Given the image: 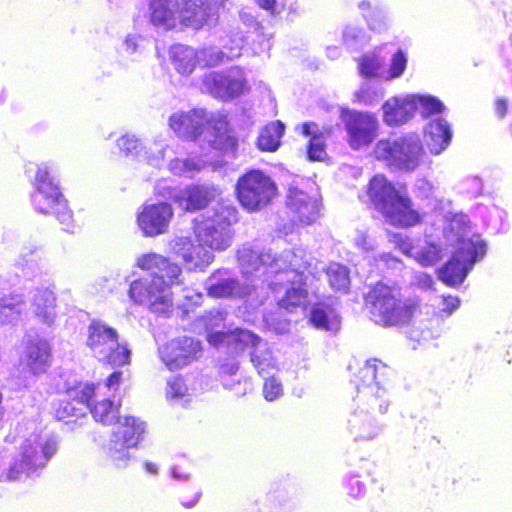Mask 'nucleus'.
Returning a JSON list of instances; mask_svg holds the SVG:
<instances>
[{"instance_id":"36","label":"nucleus","mask_w":512,"mask_h":512,"mask_svg":"<svg viewBox=\"0 0 512 512\" xmlns=\"http://www.w3.org/2000/svg\"><path fill=\"white\" fill-rule=\"evenodd\" d=\"M302 133L311 137L308 146V158L311 161H322L326 157L325 136L320 132L318 125L309 122L302 125Z\"/></svg>"},{"instance_id":"37","label":"nucleus","mask_w":512,"mask_h":512,"mask_svg":"<svg viewBox=\"0 0 512 512\" xmlns=\"http://www.w3.org/2000/svg\"><path fill=\"white\" fill-rule=\"evenodd\" d=\"M382 47L383 55H391L389 68L385 70L383 78L388 81L400 78L404 74L407 67V53L400 48H396L395 45L391 43L383 44Z\"/></svg>"},{"instance_id":"38","label":"nucleus","mask_w":512,"mask_h":512,"mask_svg":"<svg viewBox=\"0 0 512 512\" xmlns=\"http://www.w3.org/2000/svg\"><path fill=\"white\" fill-rule=\"evenodd\" d=\"M16 265L22 270L24 277L34 278L44 268L40 249L38 247L23 248L16 261Z\"/></svg>"},{"instance_id":"57","label":"nucleus","mask_w":512,"mask_h":512,"mask_svg":"<svg viewBox=\"0 0 512 512\" xmlns=\"http://www.w3.org/2000/svg\"><path fill=\"white\" fill-rule=\"evenodd\" d=\"M460 188L463 193L476 197L481 194L483 190V183L479 177L470 176L461 182Z\"/></svg>"},{"instance_id":"20","label":"nucleus","mask_w":512,"mask_h":512,"mask_svg":"<svg viewBox=\"0 0 512 512\" xmlns=\"http://www.w3.org/2000/svg\"><path fill=\"white\" fill-rule=\"evenodd\" d=\"M221 191L214 185H189L174 196L175 203L185 211L204 209Z\"/></svg>"},{"instance_id":"26","label":"nucleus","mask_w":512,"mask_h":512,"mask_svg":"<svg viewBox=\"0 0 512 512\" xmlns=\"http://www.w3.org/2000/svg\"><path fill=\"white\" fill-rule=\"evenodd\" d=\"M377 360H367L365 365L359 370L358 376L366 386L362 392V398L370 394H374L372 410H375L374 404L378 403V410L380 413L387 411L388 405L386 402L381 401L380 398L384 394V390L378 386L377 378Z\"/></svg>"},{"instance_id":"64","label":"nucleus","mask_w":512,"mask_h":512,"mask_svg":"<svg viewBox=\"0 0 512 512\" xmlns=\"http://www.w3.org/2000/svg\"><path fill=\"white\" fill-rule=\"evenodd\" d=\"M130 354H108L107 362L112 368H120L130 364Z\"/></svg>"},{"instance_id":"39","label":"nucleus","mask_w":512,"mask_h":512,"mask_svg":"<svg viewBox=\"0 0 512 512\" xmlns=\"http://www.w3.org/2000/svg\"><path fill=\"white\" fill-rule=\"evenodd\" d=\"M131 448L122 442L121 439L112 437L105 448L107 461L114 468H126L132 460Z\"/></svg>"},{"instance_id":"16","label":"nucleus","mask_w":512,"mask_h":512,"mask_svg":"<svg viewBox=\"0 0 512 512\" xmlns=\"http://www.w3.org/2000/svg\"><path fill=\"white\" fill-rule=\"evenodd\" d=\"M203 87L213 96L220 99H232L248 90L244 72L233 67L225 72H210L203 78Z\"/></svg>"},{"instance_id":"54","label":"nucleus","mask_w":512,"mask_h":512,"mask_svg":"<svg viewBox=\"0 0 512 512\" xmlns=\"http://www.w3.org/2000/svg\"><path fill=\"white\" fill-rule=\"evenodd\" d=\"M191 354H162L161 361L170 371L181 369L187 366L192 358Z\"/></svg>"},{"instance_id":"60","label":"nucleus","mask_w":512,"mask_h":512,"mask_svg":"<svg viewBox=\"0 0 512 512\" xmlns=\"http://www.w3.org/2000/svg\"><path fill=\"white\" fill-rule=\"evenodd\" d=\"M258 5L269 11L271 14H280L284 9L285 0H256Z\"/></svg>"},{"instance_id":"13","label":"nucleus","mask_w":512,"mask_h":512,"mask_svg":"<svg viewBox=\"0 0 512 512\" xmlns=\"http://www.w3.org/2000/svg\"><path fill=\"white\" fill-rule=\"evenodd\" d=\"M237 197L248 211L265 207L276 194V186L270 177L259 170H252L239 178Z\"/></svg>"},{"instance_id":"3","label":"nucleus","mask_w":512,"mask_h":512,"mask_svg":"<svg viewBox=\"0 0 512 512\" xmlns=\"http://www.w3.org/2000/svg\"><path fill=\"white\" fill-rule=\"evenodd\" d=\"M468 218L456 214L444 229L446 240L457 249L453 257L439 270V278L447 285H460L474 263L486 253V244L479 236L468 237Z\"/></svg>"},{"instance_id":"46","label":"nucleus","mask_w":512,"mask_h":512,"mask_svg":"<svg viewBox=\"0 0 512 512\" xmlns=\"http://www.w3.org/2000/svg\"><path fill=\"white\" fill-rule=\"evenodd\" d=\"M19 349L24 352H50L52 347L48 339L41 337L36 331H28L22 338Z\"/></svg>"},{"instance_id":"17","label":"nucleus","mask_w":512,"mask_h":512,"mask_svg":"<svg viewBox=\"0 0 512 512\" xmlns=\"http://www.w3.org/2000/svg\"><path fill=\"white\" fill-rule=\"evenodd\" d=\"M174 211L167 202L145 203L137 213V225L146 237H155L168 231Z\"/></svg>"},{"instance_id":"29","label":"nucleus","mask_w":512,"mask_h":512,"mask_svg":"<svg viewBox=\"0 0 512 512\" xmlns=\"http://www.w3.org/2000/svg\"><path fill=\"white\" fill-rule=\"evenodd\" d=\"M350 431L357 439L369 440L380 432L379 425L363 408H358L349 418Z\"/></svg>"},{"instance_id":"51","label":"nucleus","mask_w":512,"mask_h":512,"mask_svg":"<svg viewBox=\"0 0 512 512\" xmlns=\"http://www.w3.org/2000/svg\"><path fill=\"white\" fill-rule=\"evenodd\" d=\"M171 352H201V343L192 337L181 336L173 339L168 346Z\"/></svg>"},{"instance_id":"52","label":"nucleus","mask_w":512,"mask_h":512,"mask_svg":"<svg viewBox=\"0 0 512 512\" xmlns=\"http://www.w3.org/2000/svg\"><path fill=\"white\" fill-rule=\"evenodd\" d=\"M142 43H143V37L139 34H128L120 48H119V54L120 55H126V56H133L137 53H139L142 49Z\"/></svg>"},{"instance_id":"1","label":"nucleus","mask_w":512,"mask_h":512,"mask_svg":"<svg viewBox=\"0 0 512 512\" xmlns=\"http://www.w3.org/2000/svg\"><path fill=\"white\" fill-rule=\"evenodd\" d=\"M243 276L252 284H241L227 269H219L205 281L207 294L212 298H243L247 309L254 310L267 298L268 290L285 294L278 305L291 310L304 303L307 297L305 270L310 266L303 249L285 250L279 256L259 244H244L237 253Z\"/></svg>"},{"instance_id":"22","label":"nucleus","mask_w":512,"mask_h":512,"mask_svg":"<svg viewBox=\"0 0 512 512\" xmlns=\"http://www.w3.org/2000/svg\"><path fill=\"white\" fill-rule=\"evenodd\" d=\"M30 307L43 323L52 325L56 318V298L50 288H36L30 292Z\"/></svg>"},{"instance_id":"40","label":"nucleus","mask_w":512,"mask_h":512,"mask_svg":"<svg viewBox=\"0 0 512 512\" xmlns=\"http://www.w3.org/2000/svg\"><path fill=\"white\" fill-rule=\"evenodd\" d=\"M284 133V125L281 121H274L266 125L260 132L257 146L262 151H275L280 145V139Z\"/></svg>"},{"instance_id":"63","label":"nucleus","mask_w":512,"mask_h":512,"mask_svg":"<svg viewBox=\"0 0 512 512\" xmlns=\"http://www.w3.org/2000/svg\"><path fill=\"white\" fill-rule=\"evenodd\" d=\"M355 245L365 252L373 248L372 240L363 231H357L354 236Z\"/></svg>"},{"instance_id":"21","label":"nucleus","mask_w":512,"mask_h":512,"mask_svg":"<svg viewBox=\"0 0 512 512\" xmlns=\"http://www.w3.org/2000/svg\"><path fill=\"white\" fill-rule=\"evenodd\" d=\"M392 241L404 254L414 258L422 266H432L442 257V249L432 242L425 241L421 245H414L401 233L393 235Z\"/></svg>"},{"instance_id":"4","label":"nucleus","mask_w":512,"mask_h":512,"mask_svg":"<svg viewBox=\"0 0 512 512\" xmlns=\"http://www.w3.org/2000/svg\"><path fill=\"white\" fill-rule=\"evenodd\" d=\"M169 126L180 138L195 140L206 133L204 140L214 150L231 154L236 150L237 140L229 134L228 122L221 115L209 114L203 109L178 111L169 117Z\"/></svg>"},{"instance_id":"12","label":"nucleus","mask_w":512,"mask_h":512,"mask_svg":"<svg viewBox=\"0 0 512 512\" xmlns=\"http://www.w3.org/2000/svg\"><path fill=\"white\" fill-rule=\"evenodd\" d=\"M226 315L227 313L222 310L213 309L207 311L202 316V321L207 330V340L211 346L216 349L227 347L235 351L258 349L262 340L258 335L249 330L235 329L231 332H213L215 328L221 327L226 319Z\"/></svg>"},{"instance_id":"35","label":"nucleus","mask_w":512,"mask_h":512,"mask_svg":"<svg viewBox=\"0 0 512 512\" xmlns=\"http://www.w3.org/2000/svg\"><path fill=\"white\" fill-rule=\"evenodd\" d=\"M358 7L371 30L382 32L388 28V13L382 6L363 0L359 2Z\"/></svg>"},{"instance_id":"19","label":"nucleus","mask_w":512,"mask_h":512,"mask_svg":"<svg viewBox=\"0 0 512 512\" xmlns=\"http://www.w3.org/2000/svg\"><path fill=\"white\" fill-rule=\"evenodd\" d=\"M87 344L90 349L99 352H130L125 341L117 331L101 321H92L88 328Z\"/></svg>"},{"instance_id":"8","label":"nucleus","mask_w":512,"mask_h":512,"mask_svg":"<svg viewBox=\"0 0 512 512\" xmlns=\"http://www.w3.org/2000/svg\"><path fill=\"white\" fill-rule=\"evenodd\" d=\"M55 165L52 162H43L37 166L33 186L34 193L31 196L33 206L43 214H52L57 217L62 229L73 233L75 224L72 212L67 201L62 195L58 183L51 176Z\"/></svg>"},{"instance_id":"32","label":"nucleus","mask_w":512,"mask_h":512,"mask_svg":"<svg viewBox=\"0 0 512 512\" xmlns=\"http://www.w3.org/2000/svg\"><path fill=\"white\" fill-rule=\"evenodd\" d=\"M209 162L203 158L189 156L187 158L173 157L168 160L167 169L176 176L193 178Z\"/></svg>"},{"instance_id":"6","label":"nucleus","mask_w":512,"mask_h":512,"mask_svg":"<svg viewBox=\"0 0 512 512\" xmlns=\"http://www.w3.org/2000/svg\"><path fill=\"white\" fill-rule=\"evenodd\" d=\"M366 194L389 224L407 228L420 223L421 216L413 208L410 198L398 191L385 176L375 175L368 184Z\"/></svg>"},{"instance_id":"53","label":"nucleus","mask_w":512,"mask_h":512,"mask_svg":"<svg viewBox=\"0 0 512 512\" xmlns=\"http://www.w3.org/2000/svg\"><path fill=\"white\" fill-rule=\"evenodd\" d=\"M263 395L267 401H275L283 395V385L274 376L266 377L263 385Z\"/></svg>"},{"instance_id":"56","label":"nucleus","mask_w":512,"mask_h":512,"mask_svg":"<svg viewBox=\"0 0 512 512\" xmlns=\"http://www.w3.org/2000/svg\"><path fill=\"white\" fill-rule=\"evenodd\" d=\"M226 1L227 0H199L206 14L205 25H210L216 21L217 12L220 8L224 7Z\"/></svg>"},{"instance_id":"58","label":"nucleus","mask_w":512,"mask_h":512,"mask_svg":"<svg viewBox=\"0 0 512 512\" xmlns=\"http://www.w3.org/2000/svg\"><path fill=\"white\" fill-rule=\"evenodd\" d=\"M460 305V301L457 297L453 296H442L440 298V313L441 317L450 316L455 310L458 309Z\"/></svg>"},{"instance_id":"10","label":"nucleus","mask_w":512,"mask_h":512,"mask_svg":"<svg viewBox=\"0 0 512 512\" xmlns=\"http://www.w3.org/2000/svg\"><path fill=\"white\" fill-rule=\"evenodd\" d=\"M372 319L384 326L408 323L416 309L412 300H402L400 290L382 282L371 288L365 297Z\"/></svg>"},{"instance_id":"33","label":"nucleus","mask_w":512,"mask_h":512,"mask_svg":"<svg viewBox=\"0 0 512 512\" xmlns=\"http://www.w3.org/2000/svg\"><path fill=\"white\" fill-rule=\"evenodd\" d=\"M385 55H383L382 45L375 48L372 52L364 54L358 60L359 72L362 76L382 77L385 74L384 70Z\"/></svg>"},{"instance_id":"27","label":"nucleus","mask_w":512,"mask_h":512,"mask_svg":"<svg viewBox=\"0 0 512 512\" xmlns=\"http://www.w3.org/2000/svg\"><path fill=\"white\" fill-rule=\"evenodd\" d=\"M169 56L174 69L183 76L190 75L199 65L198 50L183 44H175L170 48Z\"/></svg>"},{"instance_id":"61","label":"nucleus","mask_w":512,"mask_h":512,"mask_svg":"<svg viewBox=\"0 0 512 512\" xmlns=\"http://www.w3.org/2000/svg\"><path fill=\"white\" fill-rule=\"evenodd\" d=\"M185 303L184 306L186 307V310L188 311L192 307H197L201 305L203 300V294L200 292L188 290L186 291L184 295Z\"/></svg>"},{"instance_id":"9","label":"nucleus","mask_w":512,"mask_h":512,"mask_svg":"<svg viewBox=\"0 0 512 512\" xmlns=\"http://www.w3.org/2000/svg\"><path fill=\"white\" fill-rule=\"evenodd\" d=\"M238 221L235 207L218 203L195 219L194 233L198 242L215 251H224L233 240L232 226Z\"/></svg>"},{"instance_id":"45","label":"nucleus","mask_w":512,"mask_h":512,"mask_svg":"<svg viewBox=\"0 0 512 512\" xmlns=\"http://www.w3.org/2000/svg\"><path fill=\"white\" fill-rule=\"evenodd\" d=\"M344 45L349 50H358L369 43V36L358 25H347L342 34Z\"/></svg>"},{"instance_id":"34","label":"nucleus","mask_w":512,"mask_h":512,"mask_svg":"<svg viewBox=\"0 0 512 512\" xmlns=\"http://www.w3.org/2000/svg\"><path fill=\"white\" fill-rule=\"evenodd\" d=\"M175 151L160 137H156L143 151V162L154 168H161L164 161L171 159Z\"/></svg>"},{"instance_id":"31","label":"nucleus","mask_w":512,"mask_h":512,"mask_svg":"<svg viewBox=\"0 0 512 512\" xmlns=\"http://www.w3.org/2000/svg\"><path fill=\"white\" fill-rule=\"evenodd\" d=\"M311 324L320 330L336 332L340 329V317L331 307L318 304L310 312Z\"/></svg>"},{"instance_id":"25","label":"nucleus","mask_w":512,"mask_h":512,"mask_svg":"<svg viewBox=\"0 0 512 512\" xmlns=\"http://www.w3.org/2000/svg\"><path fill=\"white\" fill-rule=\"evenodd\" d=\"M231 46L225 44L223 47L226 51L219 50L216 47H205L198 50L199 65L203 66H217L224 62V58L234 59L241 55V50L244 43L243 36H237L231 40Z\"/></svg>"},{"instance_id":"47","label":"nucleus","mask_w":512,"mask_h":512,"mask_svg":"<svg viewBox=\"0 0 512 512\" xmlns=\"http://www.w3.org/2000/svg\"><path fill=\"white\" fill-rule=\"evenodd\" d=\"M50 365L49 354H24L21 359L22 372L39 374L45 372Z\"/></svg>"},{"instance_id":"59","label":"nucleus","mask_w":512,"mask_h":512,"mask_svg":"<svg viewBox=\"0 0 512 512\" xmlns=\"http://www.w3.org/2000/svg\"><path fill=\"white\" fill-rule=\"evenodd\" d=\"M411 284L423 291H428L432 289L434 281L427 273L416 272L413 274Z\"/></svg>"},{"instance_id":"43","label":"nucleus","mask_w":512,"mask_h":512,"mask_svg":"<svg viewBox=\"0 0 512 512\" xmlns=\"http://www.w3.org/2000/svg\"><path fill=\"white\" fill-rule=\"evenodd\" d=\"M116 144L126 157H131L138 161L143 160V151L147 145H143L136 135L129 133L124 134L117 139Z\"/></svg>"},{"instance_id":"62","label":"nucleus","mask_w":512,"mask_h":512,"mask_svg":"<svg viewBox=\"0 0 512 512\" xmlns=\"http://www.w3.org/2000/svg\"><path fill=\"white\" fill-rule=\"evenodd\" d=\"M239 365L233 357H227L219 365L221 375H234L238 371Z\"/></svg>"},{"instance_id":"49","label":"nucleus","mask_w":512,"mask_h":512,"mask_svg":"<svg viewBox=\"0 0 512 512\" xmlns=\"http://www.w3.org/2000/svg\"><path fill=\"white\" fill-rule=\"evenodd\" d=\"M58 391L68 393L72 398L81 403H87L94 394V386L82 383L76 386L65 384L63 387H59Z\"/></svg>"},{"instance_id":"55","label":"nucleus","mask_w":512,"mask_h":512,"mask_svg":"<svg viewBox=\"0 0 512 512\" xmlns=\"http://www.w3.org/2000/svg\"><path fill=\"white\" fill-rule=\"evenodd\" d=\"M225 389L230 390L236 397H243L252 390V384L247 378L237 380H222Z\"/></svg>"},{"instance_id":"48","label":"nucleus","mask_w":512,"mask_h":512,"mask_svg":"<svg viewBox=\"0 0 512 512\" xmlns=\"http://www.w3.org/2000/svg\"><path fill=\"white\" fill-rule=\"evenodd\" d=\"M166 397L173 402L187 403L190 401L188 388L181 378H173L167 382Z\"/></svg>"},{"instance_id":"5","label":"nucleus","mask_w":512,"mask_h":512,"mask_svg":"<svg viewBox=\"0 0 512 512\" xmlns=\"http://www.w3.org/2000/svg\"><path fill=\"white\" fill-rule=\"evenodd\" d=\"M58 441L47 434H32L19 447L17 455L6 464V454L0 451V480H23L43 469L57 452Z\"/></svg>"},{"instance_id":"7","label":"nucleus","mask_w":512,"mask_h":512,"mask_svg":"<svg viewBox=\"0 0 512 512\" xmlns=\"http://www.w3.org/2000/svg\"><path fill=\"white\" fill-rule=\"evenodd\" d=\"M146 17L157 31L169 32L180 27L200 29L206 14L199 0H146Z\"/></svg>"},{"instance_id":"15","label":"nucleus","mask_w":512,"mask_h":512,"mask_svg":"<svg viewBox=\"0 0 512 512\" xmlns=\"http://www.w3.org/2000/svg\"><path fill=\"white\" fill-rule=\"evenodd\" d=\"M341 120L352 149L368 146L377 136L378 121L372 114L342 109Z\"/></svg>"},{"instance_id":"28","label":"nucleus","mask_w":512,"mask_h":512,"mask_svg":"<svg viewBox=\"0 0 512 512\" xmlns=\"http://www.w3.org/2000/svg\"><path fill=\"white\" fill-rule=\"evenodd\" d=\"M145 429V423L139 418L125 416L119 422V426L113 433V438L121 439L128 447H137L138 443L143 439Z\"/></svg>"},{"instance_id":"24","label":"nucleus","mask_w":512,"mask_h":512,"mask_svg":"<svg viewBox=\"0 0 512 512\" xmlns=\"http://www.w3.org/2000/svg\"><path fill=\"white\" fill-rule=\"evenodd\" d=\"M452 132L449 123L442 117L432 119L425 127V141L434 155L440 154L450 144Z\"/></svg>"},{"instance_id":"30","label":"nucleus","mask_w":512,"mask_h":512,"mask_svg":"<svg viewBox=\"0 0 512 512\" xmlns=\"http://www.w3.org/2000/svg\"><path fill=\"white\" fill-rule=\"evenodd\" d=\"M26 310V303L20 294L11 293L0 299V322L6 325H15Z\"/></svg>"},{"instance_id":"41","label":"nucleus","mask_w":512,"mask_h":512,"mask_svg":"<svg viewBox=\"0 0 512 512\" xmlns=\"http://www.w3.org/2000/svg\"><path fill=\"white\" fill-rule=\"evenodd\" d=\"M90 410L94 419L103 424H113L119 420V405L111 400L98 401L90 407Z\"/></svg>"},{"instance_id":"42","label":"nucleus","mask_w":512,"mask_h":512,"mask_svg":"<svg viewBox=\"0 0 512 512\" xmlns=\"http://www.w3.org/2000/svg\"><path fill=\"white\" fill-rule=\"evenodd\" d=\"M326 275L330 286L340 292H347L350 285L349 271L346 266L339 263H331L327 270Z\"/></svg>"},{"instance_id":"18","label":"nucleus","mask_w":512,"mask_h":512,"mask_svg":"<svg viewBox=\"0 0 512 512\" xmlns=\"http://www.w3.org/2000/svg\"><path fill=\"white\" fill-rule=\"evenodd\" d=\"M171 252L183 260L190 271H203L214 260L212 252L206 250L203 245H194L190 237H175L169 243Z\"/></svg>"},{"instance_id":"2","label":"nucleus","mask_w":512,"mask_h":512,"mask_svg":"<svg viewBox=\"0 0 512 512\" xmlns=\"http://www.w3.org/2000/svg\"><path fill=\"white\" fill-rule=\"evenodd\" d=\"M136 266L150 275L130 284V299L155 315L169 317L173 309L172 287L181 284L182 268L155 252L140 255Z\"/></svg>"},{"instance_id":"11","label":"nucleus","mask_w":512,"mask_h":512,"mask_svg":"<svg viewBox=\"0 0 512 512\" xmlns=\"http://www.w3.org/2000/svg\"><path fill=\"white\" fill-rule=\"evenodd\" d=\"M377 160L399 170L413 171L420 163L423 146L417 134L410 133L395 139H381L374 147Z\"/></svg>"},{"instance_id":"23","label":"nucleus","mask_w":512,"mask_h":512,"mask_svg":"<svg viewBox=\"0 0 512 512\" xmlns=\"http://www.w3.org/2000/svg\"><path fill=\"white\" fill-rule=\"evenodd\" d=\"M414 113L415 101L411 95L391 98L383 105V120L389 126L404 124Z\"/></svg>"},{"instance_id":"50","label":"nucleus","mask_w":512,"mask_h":512,"mask_svg":"<svg viewBox=\"0 0 512 512\" xmlns=\"http://www.w3.org/2000/svg\"><path fill=\"white\" fill-rule=\"evenodd\" d=\"M251 362L263 377H268L277 370L276 361L272 354H251Z\"/></svg>"},{"instance_id":"44","label":"nucleus","mask_w":512,"mask_h":512,"mask_svg":"<svg viewBox=\"0 0 512 512\" xmlns=\"http://www.w3.org/2000/svg\"><path fill=\"white\" fill-rule=\"evenodd\" d=\"M415 101V112L420 111L423 117L441 114L445 110L444 104L436 97L430 95H411Z\"/></svg>"},{"instance_id":"14","label":"nucleus","mask_w":512,"mask_h":512,"mask_svg":"<svg viewBox=\"0 0 512 512\" xmlns=\"http://www.w3.org/2000/svg\"><path fill=\"white\" fill-rule=\"evenodd\" d=\"M287 207L293 219L302 224H311L317 220L320 212V193L315 182L301 180L288 189Z\"/></svg>"}]
</instances>
